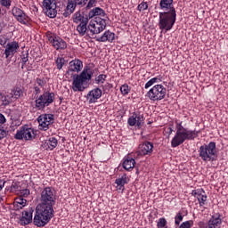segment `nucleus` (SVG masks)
Wrapping results in <instances>:
<instances>
[{
    "mask_svg": "<svg viewBox=\"0 0 228 228\" xmlns=\"http://www.w3.org/2000/svg\"><path fill=\"white\" fill-rule=\"evenodd\" d=\"M56 204V190L53 187H44L40 191L39 204L36 207L33 223L37 227H45L54 216Z\"/></svg>",
    "mask_w": 228,
    "mask_h": 228,
    "instance_id": "obj_1",
    "label": "nucleus"
},
{
    "mask_svg": "<svg viewBox=\"0 0 228 228\" xmlns=\"http://www.w3.org/2000/svg\"><path fill=\"white\" fill-rule=\"evenodd\" d=\"M159 8L163 11L159 12V28L161 31L167 33L174 28L175 20H177L174 0H160Z\"/></svg>",
    "mask_w": 228,
    "mask_h": 228,
    "instance_id": "obj_2",
    "label": "nucleus"
},
{
    "mask_svg": "<svg viewBox=\"0 0 228 228\" xmlns=\"http://www.w3.org/2000/svg\"><path fill=\"white\" fill-rule=\"evenodd\" d=\"M176 133L173 139L171 140V147L175 149L179 145H183V142L186 140H194L199 136V131L196 130H188L183 126V121L176 122Z\"/></svg>",
    "mask_w": 228,
    "mask_h": 228,
    "instance_id": "obj_3",
    "label": "nucleus"
},
{
    "mask_svg": "<svg viewBox=\"0 0 228 228\" xmlns=\"http://www.w3.org/2000/svg\"><path fill=\"white\" fill-rule=\"evenodd\" d=\"M94 77V69L90 66H85L80 74H71L73 79L71 89L73 92H85L86 90V83L92 80Z\"/></svg>",
    "mask_w": 228,
    "mask_h": 228,
    "instance_id": "obj_4",
    "label": "nucleus"
},
{
    "mask_svg": "<svg viewBox=\"0 0 228 228\" xmlns=\"http://www.w3.org/2000/svg\"><path fill=\"white\" fill-rule=\"evenodd\" d=\"M198 152L200 159L204 163H209V161L213 163L218 158V151L216 150V142H215L201 145Z\"/></svg>",
    "mask_w": 228,
    "mask_h": 228,
    "instance_id": "obj_5",
    "label": "nucleus"
},
{
    "mask_svg": "<svg viewBox=\"0 0 228 228\" xmlns=\"http://www.w3.org/2000/svg\"><path fill=\"white\" fill-rule=\"evenodd\" d=\"M56 94L53 92L45 91L41 95L36 96V108L37 110H45L47 106H51L54 102Z\"/></svg>",
    "mask_w": 228,
    "mask_h": 228,
    "instance_id": "obj_6",
    "label": "nucleus"
},
{
    "mask_svg": "<svg viewBox=\"0 0 228 228\" xmlns=\"http://www.w3.org/2000/svg\"><path fill=\"white\" fill-rule=\"evenodd\" d=\"M145 97L154 102L163 101L167 97V88L163 85H155L149 92L146 93Z\"/></svg>",
    "mask_w": 228,
    "mask_h": 228,
    "instance_id": "obj_7",
    "label": "nucleus"
},
{
    "mask_svg": "<svg viewBox=\"0 0 228 228\" xmlns=\"http://www.w3.org/2000/svg\"><path fill=\"white\" fill-rule=\"evenodd\" d=\"M86 3H88V0H68L64 11L61 12L59 11V14L61 13L64 19H68L74 13V12H76L77 6H85Z\"/></svg>",
    "mask_w": 228,
    "mask_h": 228,
    "instance_id": "obj_8",
    "label": "nucleus"
},
{
    "mask_svg": "<svg viewBox=\"0 0 228 228\" xmlns=\"http://www.w3.org/2000/svg\"><path fill=\"white\" fill-rule=\"evenodd\" d=\"M43 11L46 17H49V19H55L56 15H58V5H56V1L44 0Z\"/></svg>",
    "mask_w": 228,
    "mask_h": 228,
    "instance_id": "obj_9",
    "label": "nucleus"
},
{
    "mask_svg": "<svg viewBox=\"0 0 228 228\" xmlns=\"http://www.w3.org/2000/svg\"><path fill=\"white\" fill-rule=\"evenodd\" d=\"M223 222L224 219H222V214L217 212L212 215L207 223L200 222L199 225L200 228H220L222 227Z\"/></svg>",
    "mask_w": 228,
    "mask_h": 228,
    "instance_id": "obj_10",
    "label": "nucleus"
},
{
    "mask_svg": "<svg viewBox=\"0 0 228 228\" xmlns=\"http://www.w3.org/2000/svg\"><path fill=\"white\" fill-rule=\"evenodd\" d=\"M37 122L39 124L38 129H40V131H47L49 127L54 124V115L42 114L37 118Z\"/></svg>",
    "mask_w": 228,
    "mask_h": 228,
    "instance_id": "obj_11",
    "label": "nucleus"
},
{
    "mask_svg": "<svg viewBox=\"0 0 228 228\" xmlns=\"http://www.w3.org/2000/svg\"><path fill=\"white\" fill-rule=\"evenodd\" d=\"M88 29L91 35H99V33H102L103 30L106 29V20L102 19L99 21H91L88 25Z\"/></svg>",
    "mask_w": 228,
    "mask_h": 228,
    "instance_id": "obj_12",
    "label": "nucleus"
},
{
    "mask_svg": "<svg viewBox=\"0 0 228 228\" xmlns=\"http://www.w3.org/2000/svg\"><path fill=\"white\" fill-rule=\"evenodd\" d=\"M16 140H32L35 138V130L27 126H23L18 130L14 135Z\"/></svg>",
    "mask_w": 228,
    "mask_h": 228,
    "instance_id": "obj_13",
    "label": "nucleus"
},
{
    "mask_svg": "<svg viewBox=\"0 0 228 228\" xmlns=\"http://www.w3.org/2000/svg\"><path fill=\"white\" fill-rule=\"evenodd\" d=\"M12 12L20 24H23L24 26H28V24H29V16H28V14H26V12H24L20 8L14 6L12 9Z\"/></svg>",
    "mask_w": 228,
    "mask_h": 228,
    "instance_id": "obj_14",
    "label": "nucleus"
},
{
    "mask_svg": "<svg viewBox=\"0 0 228 228\" xmlns=\"http://www.w3.org/2000/svg\"><path fill=\"white\" fill-rule=\"evenodd\" d=\"M144 120L145 118L143 117V114H142L140 111H135L130 118H128L127 124L140 129V127L143 126Z\"/></svg>",
    "mask_w": 228,
    "mask_h": 228,
    "instance_id": "obj_15",
    "label": "nucleus"
},
{
    "mask_svg": "<svg viewBox=\"0 0 228 228\" xmlns=\"http://www.w3.org/2000/svg\"><path fill=\"white\" fill-rule=\"evenodd\" d=\"M154 151V144L146 141L138 146L137 156H151Z\"/></svg>",
    "mask_w": 228,
    "mask_h": 228,
    "instance_id": "obj_16",
    "label": "nucleus"
},
{
    "mask_svg": "<svg viewBox=\"0 0 228 228\" xmlns=\"http://www.w3.org/2000/svg\"><path fill=\"white\" fill-rule=\"evenodd\" d=\"M47 38L50 44L53 45L54 49H56V51L65 50V48L67 47V42L62 40L61 37L58 36L48 35Z\"/></svg>",
    "mask_w": 228,
    "mask_h": 228,
    "instance_id": "obj_17",
    "label": "nucleus"
},
{
    "mask_svg": "<svg viewBox=\"0 0 228 228\" xmlns=\"http://www.w3.org/2000/svg\"><path fill=\"white\" fill-rule=\"evenodd\" d=\"M33 213H35V209L33 208V207H30L24 210L22 212L21 217L20 218L19 224L23 227L26 225H29V224L33 222Z\"/></svg>",
    "mask_w": 228,
    "mask_h": 228,
    "instance_id": "obj_18",
    "label": "nucleus"
},
{
    "mask_svg": "<svg viewBox=\"0 0 228 228\" xmlns=\"http://www.w3.org/2000/svg\"><path fill=\"white\" fill-rule=\"evenodd\" d=\"M102 97V89L99 87H95L93 90L89 91V93L86 95V99L89 102V104H95L99 99Z\"/></svg>",
    "mask_w": 228,
    "mask_h": 228,
    "instance_id": "obj_19",
    "label": "nucleus"
},
{
    "mask_svg": "<svg viewBox=\"0 0 228 228\" xmlns=\"http://www.w3.org/2000/svg\"><path fill=\"white\" fill-rule=\"evenodd\" d=\"M192 197H195L199 201L200 207L202 208L206 206V202H208V195H206V191L204 189H196L191 191Z\"/></svg>",
    "mask_w": 228,
    "mask_h": 228,
    "instance_id": "obj_20",
    "label": "nucleus"
},
{
    "mask_svg": "<svg viewBox=\"0 0 228 228\" xmlns=\"http://www.w3.org/2000/svg\"><path fill=\"white\" fill-rule=\"evenodd\" d=\"M90 20L89 14H86L85 12H81V11H77L72 15V20L74 24H85L88 23Z\"/></svg>",
    "mask_w": 228,
    "mask_h": 228,
    "instance_id": "obj_21",
    "label": "nucleus"
},
{
    "mask_svg": "<svg viewBox=\"0 0 228 228\" xmlns=\"http://www.w3.org/2000/svg\"><path fill=\"white\" fill-rule=\"evenodd\" d=\"M81 69H83V61L79 59H75L69 62L66 74H70V72H80Z\"/></svg>",
    "mask_w": 228,
    "mask_h": 228,
    "instance_id": "obj_22",
    "label": "nucleus"
},
{
    "mask_svg": "<svg viewBox=\"0 0 228 228\" xmlns=\"http://www.w3.org/2000/svg\"><path fill=\"white\" fill-rule=\"evenodd\" d=\"M19 47V43L15 41L8 43L4 51L5 58H10V56H13V54L17 53Z\"/></svg>",
    "mask_w": 228,
    "mask_h": 228,
    "instance_id": "obj_23",
    "label": "nucleus"
},
{
    "mask_svg": "<svg viewBox=\"0 0 228 228\" xmlns=\"http://www.w3.org/2000/svg\"><path fill=\"white\" fill-rule=\"evenodd\" d=\"M115 41V33L106 30L102 36L100 37L96 38V42H110L112 44V42Z\"/></svg>",
    "mask_w": 228,
    "mask_h": 228,
    "instance_id": "obj_24",
    "label": "nucleus"
},
{
    "mask_svg": "<svg viewBox=\"0 0 228 228\" xmlns=\"http://www.w3.org/2000/svg\"><path fill=\"white\" fill-rule=\"evenodd\" d=\"M58 145V139L55 137H50L48 140L45 141L42 144L43 149L46 151H54Z\"/></svg>",
    "mask_w": 228,
    "mask_h": 228,
    "instance_id": "obj_25",
    "label": "nucleus"
},
{
    "mask_svg": "<svg viewBox=\"0 0 228 228\" xmlns=\"http://www.w3.org/2000/svg\"><path fill=\"white\" fill-rule=\"evenodd\" d=\"M134 165H136V160H134V159L129 156L124 158L122 167L125 168V170L131 172V170L134 168Z\"/></svg>",
    "mask_w": 228,
    "mask_h": 228,
    "instance_id": "obj_26",
    "label": "nucleus"
},
{
    "mask_svg": "<svg viewBox=\"0 0 228 228\" xmlns=\"http://www.w3.org/2000/svg\"><path fill=\"white\" fill-rule=\"evenodd\" d=\"M28 203V200L22 197L16 198L14 200L13 208L15 211H19L22 209L26 204Z\"/></svg>",
    "mask_w": 228,
    "mask_h": 228,
    "instance_id": "obj_27",
    "label": "nucleus"
},
{
    "mask_svg": "<svg viewBox=\"0 0 228 228\" xmlns=\"http://www.w3.org/2000/svg\"><path fill=\"white\" fill-rule=\"evenodd\" d=\"M127 175H123L120 178L115 180V183L118 186V190L124 191L126 184H127Z\"/></svg>",
    "mask_w": 228,
    "mask_h": 228,
    "instance_id": "obj_28",
    "label": "nucleus"
},
{
    "mask_svg": "<svg viewBox=\"0 0 228 228\" xmlns=\"http://www.w3.org/2000/svg\"><path fill=\"white\" fill-rule=\"evenodd\" d=\"M88 15L89 19H94V17H97L98 15H100V17H104L106 15V12L102 8L95 7L89 12Z\"/></svg>",
    "mask_w": 228,
    "mask_h": 228,
    "instance_id": "obj_29",
    "label": "nucleus"
},
{
    "mask_svg": "<svg viewBox=\"0 0 228 228\" xmlns=\"http://www.w3.org/2000/svg\"><path fill=\"white\" fill-rule=\"evenodd\" d=\"M88 23H79L77 26V31L79 33L81 37H85L86 35V31H88Z\"/></svg>",
    "mask_w": 228,
    "mask_h": 228,
    "instance_id": "obj_30",
    "label": "nucleus"
},
{
    "mask_svg": "<svg viewBox=\"0 0 228 228\" xmlns=\"http://www.w3.org/2000/svg\"><path fill=\"white\" fill-rule=\"evenodd\" d=\"M12 97H14V99H20L22 95H24V90H22L20 87H14L12 90Z\"/></svg>",
    "mask_w": 228,
    "mask_h": 228,
    "instance_id": "obj_31",
    "label": "nucleus"
},
{
    "mask_svg": "<svg viewBox=\"0 0 228 228\" xmlns=\"http://www.w3.org/2000/svg\"><path fill=\"white\" fill-rule=\"evenodd\" d=\"M184 216H183V212H178L175 216V225L179 227L181 225L182 221L183 220Z\"/></svg>",
    "mask_w": 228,
    "mask_h": 228,
    "instance_id": "obj_32",
    "label": "nucleus"
},
{
    "mask_svg": "<svg viewBox=\"0 0 228 228\" xmlns=\"http://www.w3.org/2000/svg\"><path fill=\"white\" fill-rule=\"evenodd\" d=\"M55 64H56L57 69L61 70V69H63V65H65V59L62 57H58L55 60Z\"/></svg>",
    "mask_w": 228,
    "mask_h": 228,
    "instance_id": "obj_33",
    "label": "nucleus"
},
{
    "mask_svg": "<svg viewBox=\"0 0 228 228\" xmlns=\"http://www.w3.org/2000/svg\"><path fill=\"white\" fill-rule=\"evenodd\" d=\"M1 101L3 102L4 106H8L12 102V96L1 94Z\"/></svg>",
    "mask_w": 228,
    "mask_h": 228,
    "instance_id": "obj_34",
    "label": "nucleus"
},
{
    "mask_svg": "<svg viewBox=\"0 0 228 228\" xmlns=\"http://www.w3.org/2000/svg\"><path fill=\"white\" fill-rule=\"evenodd\" d=\"M167 219L165 217H160L157 222V228L167 227Z\"/></svg>",
    "mask_w": 228,
    "mask_h": 228,
    "instance_id": "obj_35",
    "label": "nucleus"
},
{
    "mask_svg": "<svg viewBox=\"0 0 228 228\" xmlns=\"http://www.w3.org/2000/svg\"><path fill=\"white\" fill-rule=\"evenodd\" d=\"M106 77H108V76L104 75V74H100L98 77H95L94 81L96 83V85H101V83H104V81H106Z\"/></svg>",
    "mask_w": 228,
    "mask_h": 228,
    "instance_id": "obj_36",
    "label": "nucleus"
},
{
    "mask_svg": "<svg viewBox=\"0 0 228 228\" xmlns=\"http://www.w3.org/2000/svg\"><path fill=\"white\" fill-rule=\"evenodd\" d=\"M102 92H103L104 94H108V92H110V90L113 88V86L110 82H107L104 85H102Z\"/></svg>",
    "mask_w": 228,
    "mask_h": 228,
    "instance_id": "obj_37",
    "label": "nucleus"
},
{
    "mask_svg": "<svg viewBox=\"0 0 228 228\" xmlns=\"http://www.w3.org/2000/svg\"><path fill=\"white\" fill-rule=\"evenodd\" d=\"M148 8H149V4H147V2H142L137 6L138 12H145V10H147Z\"/></svg>",
    "mask_w": 228,
    "mask_h": 228,
    "instance_id": "obj_38",
    "label": "nucleus"
},
{
    "mask_svg": "<svg viewBox=\"0 0 228 228\" xmlns=\"http://www.w3.org/2000/svg\"><path fill=\"white\" fill-rule=\"evenodd\" d=\"M20 183L19 182H12V185L9 187L8 190H10V191H17V190H20Z\"/></svg>",
    "mask_w": 228,
    "mask_h": 228,
    "instance_id": "obj_39",
    "label": "nucleus"
},
{
    "mask_svg": "<svg viewBox=\"0 0 228 228\" xmlns=\"http://www.w3.org/2000/svg\"><path fill=\"white\" fill-rule=\"evenodd\" d=\"M1 6H4V8H7V10L10 9V6H12V0H0Z\"/></svg>",
    "mask_w": 228,
    "mask_h": 228,
    "instance_id": "obj_40",
    "label": "nucleus"
},
{
    "mask_svg": "<svg viewBox=\"0 0 228 228\" xmlns=\"http://www.w3.org/2000/svg\"><path fill=\"white\" fill-rule=\"evenodd\" d=\"M120 92L122 95H127L129 94V86L127 84L121 86Z\"/></svg>",
    "mask_w": 228,
    "mask_h": 228,
    "instance_id": "obj_41",
    "label": "nucleus"
},
{
    "mask_svg": "<svg viewBox=\"0 0 228 228\" xmlns=\"http://www.w3.org/2000/svg\"><path fill=\"white\" fill-rule=\"evenodd\" d=\"M193 225V221H185L182 223L178 227L179 228H191Z\"/></svg>",
    "mask_w": 228,
    "mask_h": 228,
    "instance_id": "obj_42",
    "label": "nucleus"
},
{
    "mask_svg": "<svg viewBox=\"0 0 228 228\" xmlns=\"http://www.w3.org/2000/svg\"><path fill=\"white\" fill-rule=\"evenodd\" d=\"M28 58H29V53H26L25 54L23 53L21 55V63H22V67L21 69H24V65H26V63H28Z\"/></svg>",
    "mask_w": 228,
    "mask_h": 228,
    "instance_id": "obj_43",
    "label": "nucleus"
},
{
    "mask_svg": "<svg viewBox=\"0 0 228 228\" xmlns=\"http://www.w3.org/2000/svg\"><path fill=\"white\" fill-rule=\"evenodd\" d=\"M8 136V132L4 130V127L0 125V140H3V138H6Z\"/></svg>",
    "mask_w": 228,
    "mask_h": 228,
    "instance_id": "obj_44",
    "label": "nucleus"
},
{
    "mask_svg": "<svg viewBox=\"0 0 228 228\" xmlns=\"http://www.w3.org/2000/svg\"><path fill=\"white\" fill-rule=\"evenodd\" d=\"M166 134L170 137V134L174 133V125H170L168 127L164 128Z\"/></svg>",
    "mask_w": 228,
    "mask_h": 228,
    "instance_id": "obj_45",
    "label": "nucleus"
},
{
    "mask_svg": "<svg viewBox=\"0 0 228 228\" xmlns=\"http://www.w3.org/2000/svg\"><path fill=\"white\" fill-rule=\"evenodd\" d=\"M36 85L40 86L41 88H44L45 86V81H44L42 78H36Z\"/></svg>",
    "mask_w": 228,
    "mask_h": 228,
    "instance_id": "obj_46",
    "label": "nucleus"
},
{
    "mask_svg": "<svg viewBox=\"0 0 228 228\" xmlns=\"http://www.w3.org/2000/svg\"><path fill=\"white\" fill-rule=\"evenodd\" d=\"M30 191L29 189H23V190H20V197H28L29 195Z\"/></svg>",
    "mask_w": 228,
    "mask_h": 228,
    "instance_id": "obj_47",
    "label": "nucleus"
},
{
    "mask_svg": "<svg viewBox=\"0 0 228 228\" xmlns=\"http://www.w3.org/2000/svg\"><path fill=\"white\" fill-rule=\"evenodd\" d=\"M151 80L153 83V85L155 83H161L163 81V77H161V75H159V77H153Z\"/></svg>",
    "mask_w": 228,
    "mask_h": 228,
    "instance_id": "obj_48",
    "label": "nucleus"
},
{
    "mask_svg": "<svg viewBox=\"0 0 228 228\" xmlns=\"http://www.w3.org/2000/svg\"><path fill=\"white\" fill-rule=\"evenodd\" d=\"M42 90H40V87L37 86V84L34 85V94H35V98L37 99V95L41 94Z\"/></svg>",
    "mask_w": 228,
    "mask_h": 228,
    "instance_id": "obj_49",
    "label": "nucleus"
},
{
    "mask_svg": "<svg viewBox=\"0 0 228 228\" xmlns=\"http://www.w3.org/2000/svg\"><path fill=\"white\" fill-rule=\"evenodd\" d=\"M152 85H154V84H153L152 80L150 79V80L145 84L144 88L147 90V89L151 88V86H152Z\"/></svg>",
    "mask_w": 228,
    "mask_h": 228,
    "instance_id": "obj_50",
    "label": "nucleus"
},
{
    "mask_svg": "<svg viewBox=\"0 0 228 228\" xmlns=\"http://www.w3.org/2000/svg\"><path fill=\"white\" fill-rule=\"evenodd\" d=\"M94 4H95V0H89L88 4L86 5V8L90 9V8L94 7Z\"/></svg>",
    "mask_w": 228,
    "mask_h": 228,
    "instance_id": "obj_51",
    "label": "nucleus"
},
{
    "mask_svg": "<svg viewBox=\"0 0 228 228\" xmlns=\"http://www.w3.org/2000/svg\"><path fill=\"white\" fill-rule=\"evenodd\" d=\"M0 45H3V47L6 45V39L4 37H0Z\"/></svg>",
    "mask_w": 228,
    "mask_h": 228,
    "instance_id": "obj_52",
    "label": "nucleus"
},
{
    "mask_svg": "<svg viewBox=\"0 0 228 228\" xmlns=\"http://www.w3.org/2000/svg\"><path fill=\"white\" fill-rule=\"evenodd\" d=\"M6 122V118H4V115L0 113V124H4Z\"/></svg>",
    "mask_w": 228,
    "mask_h": 228,
    "instance_id": "obj_53",
    "label": "nucleus"
},
{
    "mask_svg": "<svg viewBox=\"0 0 228 228\" xmlns=\"http://www.w3.org/2000/svg\"><path fill=\"white\" fill-rule=\"evenodd\" d=\"M5 183L6 182L4 180H0V191H1V190H3V188H4Z\"/></svg>",
    "mask_w": 228,
    "mask_h": 228,
    "instance_id": "obj_54",
    "label": "nucleus"
},
{
    "mask_svg": "<svg viewBox=\"0 0 228 228\" xmlns=\"http://www.w3.org/2000/svg\"><path fill=\"white\" fill-rule=\"evenodd\" d=\"M3 200H4L3 199V196L0 195V204H3Z\"/></svg>",
    "mask_w": 228,
    "mask_h": 228,
    "instance_id": "obj_55",
    "label": "nucleus"
},
{
    "mask_svg": "<svg viewBox=\"0 0 228 228\" xmlns=\"http://www.w3.org/2000/svg\"><path fill=\"white\" fill-rule=\"evenodd\" d=\"M3 31V26L0 25V33Z\"/></svg>",
    "mask_w": 228,
    "mask_h": 228,
    "instance_id": "obj_56",
    "label": "nucleus"
}]
</instances>
